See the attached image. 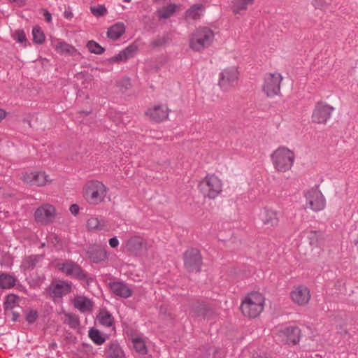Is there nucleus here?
<instances>
[{
    "label": "nucleus",
    "mask_w": 358,
    "mask_h": 358,
    "mask_svg": "<svg viewBox=\"0 0 358 358\" xmlns=\"http://www.w3.org/2000/svg\"><path fill=\"white\" fill-rule=\"evenodd\" d=\"M271 160L276 171L286 172L292 167L295 154L287 147L280 146L271 154Z\"/></svg>",
    "instance_id": "obj_1"
},
{
    "label": "nucleus",
    "mask_w": 358,
    "mask_h": 358,
    "mask_svg": "<svg viewBox=\"0 0 358 358\" xmlns=\"http://www.w3.org/2000/svg\"><path fill=\"white\" fill-rule=\"evenodd\" d=\"M264 306V296L259 292H252L245 296L240 308L245 316L255 318L262 312Z\"/></svg>",
    "instance_id": "obj_2"
},
{
    "label": "nucleus",
    "mask_w": 358,
    "mask_h": 358,
    "mask_svg": "<svg viewBox=\"0 0 358 358\" xmlns=\"http://www.w3.org/2000/svg\"><path fill=\"white\" fill-rule=\"evenodd\" d=\"M214 37L215 34L210 28L200 27L192 34L189 47L194 51H201L212 44Z\"/></svg>",
    "instance_id": "obj_3"
},
{
    "label": "nucleus",
    "mask_w": 358,
    "mask_h": 358,
    "mask_svg": "<svg viewBox=\"0 0 358 358\" xmlns=\"http://www.w3.org/2000/svg\"><path fill=\"white\" fill-rule=\"evenodd\" d=\"M106 188L100 180H90L87 184L85 196L92 204L101 202L106 196Z\"/></svg>",
    "instance_id": "obj_4"
},
{
    "label": "nucleus",
    "mask_w": 358,
    "mask_h": 358,
    "mask_svg": "<svg viewBox=\"0 0 358 358\" xmlns=\"http://www.w3.org/2000/svg\"><path fill=\"white\" fill-rule=\"evenodd\" d=\"M306 203L305 208H309L314 212L321 211L326 206V200L318 186L313 187L305 194Z\"/></svg>",
    "instance_id": "obj_5"
},
{
    "label": "nucleus",
    "mask_w": 358,
    "mask_h": 358,
    "mask_svg": "<svg viewBox=\"0 0 358 358\" xmlns=\"http://www.w3.org/2000/svg\"><path fill=\"white\" fill-rule=\"evenodd\" d=\"M282 78V75L278 72L268 73L265 75L262 90L267 96L272 97L278 94Z\"/></svg>",
    "instance_id": "obj_6"
},
{
    "label": "nucleus",
    "mask_w": 358,
    "mask_h": 358,
    "mask_svg": "<svg viewBox=\"0 0 358 358\" xmlns=\"http://www.w3.org/2000/svg\"><path fill=\"white\" fill-rule=\"evenodd\" d=\"M239 72L235 66L224 69L219 75L218 85L223 91H228L238 83Z\"/></svg>",
    "instance_id": "obj_7"
},
{
    "label": "nucleus",
    "mask_w": 358,
    "mask_h": 358,
    "mask_svg": "<svg viewBox=\"0 0 358 358\" xmlns=\"http://www.w3.org/2000/svg\"><path fill=\"white\" fill-rule=\"evenodd\" d=\"M184 266L189 272L199 273L202 265V257L200 251L196 248H189L183 254Z\"/></svg>",
    "instance_id": "obj_8"
},
{
    "label": "nucleus",
    "mask_w": 358,
    "mask_h": 358,
    "mask_svg": "<svg viewBox=\"0 0 358 358\" xmlns=\"http://www.w3.org/2000/svg\"><path fill=\"white\" fill-rule=\"evenodd\" d=\"M334 108L324 102L316 103L312 114V122L325 124L331 118Z\"/></svg>",
    "instance_id": "obj_9"
},
{
    "label": "nucleus",
    "mask_w": 358,
    "mask_h": 358,
    "mask_svg": "<svg viewBox=\"0 0 358 358\" xmlns=\"http://www.w3.org/2000/svg\"><path fill=\"white\" fill-rule=\"evenodd\" d=\"M215 314V310L213 306L205 301H196L192 306L189 315L193 318H202L203 320H210Z\"/></svg>",
    "instance_id": "obj_10"
},
{
    "label": "nucleus",
    "mask_w": 358,
    "mask_h": 358,
    "mask_svg": "<svg viewBox=\"0 0 358 358\" xmlns=\"http://www.w3.org/2000/svg\"><path fill=\"white\" fill-rule=\"evenodd\" d=\"M277 336L285 344L296 345L300 340L301 330L298 327L290 326L279 329Z\"/></svg>",
    "instance_id": "obj_11"
},
{
    "label": "nucleus",
    "mask_w": 358,
    "mask_h": 358,
    "mask_svg": "<svg viewBox=\"0 0 358 358\" xmlns=\"http://www.w3.org/2000/svg\"><path fill=\"white\" fill-rule=\"evenodd\" d=\"M198 187L203 194L209 199H215L222 189L221 180H200Z\"/></svg>",
    "instance_id": "obj_12"
},
{
    "label": "nucleus",
    "mask_w": 358,
    "mask_h": 358,
    "mask_svg": "<svg viewBox=\"0 0 358 358\" xmlns=\"http://www.w3.org/2000/svg\"><path fill=\"white\" fill-rule=\"evenodd\" d=\"M55 215V208L50 204L42 205L38 207L34 213L36 222L44 225L52 222Z\"/></svg>",
    "instance_id": "obj_13"
},
{
    "label": "nucleus",
    "mask_w": 358,
    "mask_h": 358,
    "mask_svg": "<svg viewBox=\"0 0 358 358\" xmlns=\"http://www.w3.org/2000/svg\"><path fill=\"white\" fill-rule=\"evenodd\" d=\"M66 275L75 278L79 280L88 281L87 273L81 268V267L73 262L64 263L60 268Z\"/></svg>",
    "instance_id": "obj_14"
},
{
    "label": "nucleus",
    "mask_w": 358,
    "mask_h": 358,
    "mask_svg": "<svg viewBox=\"0 0 358 358\" xmlns=\"http://www.w3.org/2000/svg\"><path fill=\"white\" fill-rule=\"evenodd\" d=\"M290 296L294 303L304 306L310 301V290L305 286H299L291 292Z\"/></svg>",
    "instance_id": "obj_15"
},
{
    "label": "nucleus",
    "mask_w": 358,
    "mask_h": 358,
    "mask_svg": "<svg viewBox=\"0 0 358 358\" xmlns=\"http://www.w3.org/2000/svg\"><path fill=\"white\" fill-rule=\"evenodd\" d=\"M169 110L165 105L155 106L148 109L146 115L156 122H160L168 119Z\"/></svg>",
    "instance_id": "obj_16"
},
{
    "label": "nucleus",
    "mask_w": 358,
    "mask_h": 358,
    "mask_svg": "<svg viewBox=\"0 0 358 358\" xmlns=\"http://www.w3.org/2000/svg\"><path fill=\"white\" fill-rule=\"evenodd\" d=\"M71 285L65 281L52 282L49 286L50 294L56 298H62L70 293Z\"/></svg>",
    "instance_id": "obj_17"
},
{
    "label": "nucleus",
    "mask_w": 358,
    "mask_h": 358,
    "mask_svg": "<svg viewBox=\"0 0 358 358\" xmlns=\"http://www.w3.org/2000/svg\"><path fill=\"white\" fill-rule=\"evenodd\" d=\"M145 247V243L143 238L138 236H134L129 238L125 245V248L129 252L138 255Z\"/></svg>",
    "instance_id": "obj_18"
},
{
    "label": "nucleus",
    "mask_w": 358,
    "mask_h": 358,
    "mask_svg": "<svg viewBox=\"0 0 358 358\" xmlns=\"http://www.w3.org/2000/svg\"><path fill=\"white\" fill-rule=\"evenodd\" d=\"M87 254L88 257L94 262V263H100L107 259V252L105 249L102 248L101 246L95 245L92 247H90L87 250Z\"/></svg>",
    "instance_id": "obj_19"
},
{
    "label": "nucleus",
    "mask_w": 358,
    "mask_h": 358,
    "mask_svg": "<svg viewBox=\"0 0 358 358\" xmlns=\"http://www.w3.org/2000/svg\"><path fill=\"white\" fill-rule=\"evenodd\" d=\"M260 220L267 228L274 227L278 224L277 213L272 210L264 209L260 213Z\"/></svg>",
    "instance_id": "obj_20"
},
{
    "label": "nucleus",
    "mask_w": 358,
    "mask_h": 358,
    "mask_svg": "<svg viewBox=\"0 0 358 358\" xmlns=\"http://www.w3.org/2000/svg\"><path fill=\"white\" fill-rule=\"evenodd\" d=\"M109 287L111 291L118 296L128 298L131 296L132 291L124 283L119 281L110 282Z\"/></svg>",
    "instance_id": "obj_21"
},
{
    "label": "nucleus",
    "mask_w": 358,
    "mask_h": 358,
    "mask_svg": "<svg viewBox=\"0 0 358 358\" xmlns=\"http://www.w3.org/2000/svg\"><path fill=\"white\" fill-rule=\"evenodd\" d=\"M105 355L106 358H126L124 350L117 341H112L107 345Z\"/></svg>",
    "instance_id": "obj_22"
},
{
    "label": "nucleus",
    "mask_w": 358,
    "mask_h": 358,
    "mask_svg": "<svg viewBox=\"0 0 358 358\" xmlns=\"http://www.w3.org/2000/svg\"><path fill=\"white\" fill-rule=\"evenodd\" d=\"M52 43L53 48L59 54L72 55L76 52V49L73 45L64 41L57 39L52 41Z\"/></svg>",
    "instance_id": "obj_23"
},
{
    "label": "nucleus",
    "mask_w": 358,
    "mask_h": 358,
    "mask_svg": "<svg viewBox=\"0 0 358 358\" xmlns=\"http://www.w3.org/2000/svg\"><path fill=\"white\" fill-rule=\"evenodd\" d=\"M87 228L90 230L108 231L109 224L105 220L97 217H90L87 222Z\"/></svg>",
    "instance_id": "obj_24"
},
{
    "label": "nucleus",
    "mask_w": 358,
    "mask_h": 358,
    "mask_svg": "<svg viewBox=\"0 0 358 358\" xmlns=\"http://www.w3.org/2000/svg\"><path fill=\"white\" fill-rule=\"evenodd\" d=\"M124 32V24L123 22H117L108 28L107 36L110 39L115 41L120 38Z\"/></svg>",
    "instance_id": "obj_25"
},
{
    "label": "nucleus",
    "mask_w": 358,
    "mask_h": 358,
    "mask_svg": "<svg viewBox=\"0 0 358 358\" xmlns=\"http://www.w3.org/2000/svg\"><path fill=\"white\" fill-rule=\"evenodd\" d=\"M254 3V0H232L231 9L235 14H241L249 6Z\"/></svg>",
    "instance_id": "obj_26"
},
{
    "label": "nucleus",
    "mask_w": 358,
    "mask_h": 358,
    "mask_svg": "<svg viewBox=\"0 0 358 358\" xmlns=\"http://www.w3.org/2000/svg\"><path fill=\"white\" fill-rule=\"evenodd\" d=\"M203 10L204 6L203 4H194L185 12V18L187 20H198L203 15Z\"/></svg>",
    "instance_id": "obj_27"
},
{
    "label": "nucleus",
    "mask_w": 358,
    "mask_h": 358,
    "mask_svg": "<svg viewBox=\"0 0 358 358\" xmlns=\"http://www.w3.org/2000/svg\"><path fill=\"white\" fill-rule=\"evenodd\" d=\"M17 281L16 278L9 273H0V288L10 289L15 285Z\"/></svg>",
    "instance_id": "obj_28"
},
{
    "label": "nucleus",
    "mask_w": 358,
    "mask_h": 358,
    "mask_svg": "<svg viewBox=\"0 0 358 358\" xmlns=\"http://www.w3.org/2000/svg\"><path fill=\"white\" fill-rule=\"evenodd\" d=\"M73 304L75 308L83 313L90 310L92 306L91 301L84 296H80L75 299Z\"/></svg>",
    "instance_id": "obj_29"
},
{
    "label": "nucleus",
    "mask_w": 358,
    "mask_h": 358,
    "mask_svg": "<svg viewBox=\"0 0 358 358\" xmlns=\"http://www.w3.org/2000/svg\"><path fill=\"white\" fill-rule=\"evenodd\" d=\"M177 6L174 3H169L157 10L159 20L167 19L172 16L176 12Z\"/></svg>",
    "instance_id": "obj_30"
},
{
    "label": "nucleus",
    "mask_w": 358,
    "mask_h": 358,
    "mask_svg": "<svg viewBox=\"0 0 358 358\" xmlns=\"http://www.w3.org/2000/svg\"><path fill=\"white\" fill-rule=\"evenodd\" d=\"M100 324L105 327H111L113 324V317L106 310H101L97 316Z\"/></svg>",
    "instance_id": "obj_31"
},
{
    "label": "nucleus",
    "mask_w": 358,
    "mask_h": 358,
    "mask_svg": "<svg viewBox=\"0 0 358 358\" xmlns=\"http://www.w3.org/2000/svg\"><path fill=\"white\" fill-rule=\"evenodd\" d=\"M41 255H32L27 257L22 262V266L25 269H34L36 264L42 259Z\"/></svg>",
    "instance_id": "obj_32"
},
{
    "label": "nucleus",
    "mask_w": 358,
    "mask_h": 358,
    "mask_svg": "<svg viewBox=\"0 0 358 358\" xmlns=\"http://www.w3.org/2000/svg\"><path fill=\"white\" fill-rule=\"evenodd\" d=\"M65 320L64 322L71 328L76 329L80 326L79 317L75 314L64 313Z\"/></svg>",
    "instance_id": "obj_33"
},
{
    "label": "nucleus",
    "mask_w": 358,
    "mask_h": 358,
    "mask_svg": "<svg viewBox=\"0 0 358 358\" xmlns=\"http://www.w3.org/2000/svg\"><path fill=\"white\" fill-rule=\"evenodd\" d=\"M133 345L134 350L138 354L144 355L147 354V348L145 341L141 338H135L133 339Z\"/></svg>",
    "instance_id": "obj_34"
},
{
    "label": "nucleus",
    "mask_w": 358,
    "mask_h": 358,
    "mask_svg": "<svg viewBox=\"0 0 358 358\" xmlns=\"http://www.w3.org/2000/svg\"><path fill=\"white\" fill-rule=\"evenodd\" d=\"M89 337L96 345H101L105 342V338L96 329H91L89 331Z\"/></svg>",
    "instance_id": "obj_35"
},
{
    "label": "nucleus",
    "mask_w": 358,
    "mask_h": 358,
    "mask_svg": "<svg viewBox=\"0 0 358 358\" xmlns=\"http://www.w3.org/2000/svg\"><path fill=\"white\" fill-rule=\"evenodd\" d=\"M86 46L90 52L96 55H101L105 51L104 48L94 41H88Z\"/></svg>",
    "instance_id": "obj_36"
},
{
    "label": "nucleus",
    "mask_w": 358,
    "mask_h": 358,
    "mask_svg": "<svg viewBox=\"0 0 358 358\" xmlns=\"http://www.w3.org/2000/svg\"><path fill=\"white\" fill-rule=\"evenodd\" d=\"M48 176L43 171H27L22 179H46Z\"/></svg>",
    "instance_id": "obj_37"
},
{
    "label": "nucleus",
    "mask_w": 358,
    "mask_h": 358,
    "mask_svg": "<svg viewBox=\"0 0 358 358\" xmlns=\"http://www.w3.org/2000/svg\"><path fill=\"white\" fill-rule=\"evenodd\" d=\"M33 41L37 44H42L45 41V35L41 29L35 27L32 29Z\"/></svg>",
    "instance_id": "obj_38"
},
{
    "label": "nucleus",
    "mask_w": 358,
    "mask_h": 358,
    "mask_svg": "<svg viewBox=\"0 0 358 358\" xmlns=\"http://www.w3.org/2000/svg\"><path fill=\"white\" fill-rule=\"evenodd\" d=\"M333 0H313L312 4L316 9L327 10L331 5Z\"/></svg>",
    "instance_id": "obj_39"
},
{
    "label": "nucleus",
    "mask_w": 358,
    "mask_h": 358,
    "mask_svg": "<svg viewBox=\"0 0 358 358\" xmlns=\"http://www.w3.org/2000/svg\"><path fill=\"white\" fill-rule=\"evenodd\" d=\"M91 12L94 15L100 17L105 15L107 13V10L103 6H99L91 7Z\"/></svg>",
    "instance_id": "obj_40"
},
{
    "label": "nucleus",
    "mask_w": 358,
    "mask_h": 358,
    "mask_svg": "<svg viewBox=\"0 0 358 358\" xmlns=\"http://www.w3.org/2000/svg\"><path fill=\"white\" fill-rule=\"evenodd\" d=\"M14 39L18 43H22L27 41V37L24 31L22 29L17 30L14 34Z\"/></svg>",
    "instance_id": "obj_41"
},
{
    "label": "nucleus",
    "mask_w": 358,
    "mask_h": 358,
    "mask_svg": "<svg viewBox=\"0 0 358 358\" xmlns=\"http://www.w3.org/2000/svg\"><path fill=\"white\" fill-rule=\"evenodd\" d=\"M38 317V314L36 310H29L26 315V320L29 324H32L37 320Z\"/></svg>",
    "instance_id": "obj_42"
},
{
    "label": "nucleus",
    "mask_w": 358,
    "mask_h": 358,
    "mask_svg": "<svg viewBox=\"0 0 358 358\" xmlns=\"http://www.w3.org/2000/svg\"><path fill=\"white\" fill-rule=\"evenodd\" d=\"M128 59L126 53L122 50L110 59V62L126 61Z\"/></svg>",
    "instance_id": "obj_43"
},
{
    "label": "nucleus",
    "mask_w": 358,
    "mask_h": 358,
    "mask_svg": "<svg viewBox=\"0 0 358 358\" xmlns=\"http://www.w3.org/2000/svg\"><path fill=\"white\" fill-rule=\"evenodd\" d=\"M15 302V296L14 295H10L8 296L6 301L4 303L5 310H11L13 308V304Z\"/></svg>",
    "instance_id": "obj_44"
},
{
    "label": "nucleus",
    "mask_w": 358,
    "mask_h": 358,
    "mask_svg": "<svg viewBox=\"0 0 358 358\" xmlns=\"http://www.w3.org/2000/svg\"><path fill=\"white\" fill-rule=\"evenodd\" d=\"M118 86L122 89L128 90L131 87V80L128 77L123 78L118 83Z\"/></svg>",
    "instance_id": "obj_45"
},
{
    "label": "nucleus",
    "mask_w": 358,
    "mask_h": 358,
    "mask_svg": "<svg viewBox=\"0 0 358 358\" xmlns=\"http://www.w3.org/2000/svg\"><path fill=\"white\" fill-rule=\"evenodd\" d=\"M27 184L30 187L34 186V185H36L38 187H42V186L46 185L47 182L48 180H27Z\"/></svg>",
    "instance_id": "obj_46"
},
{
    "label": "nucleus",
    "mask_w": 358,
    "mask_h": 358,
    "mask_svg": "<svg viewBox=\"0 0 358 358\" xmlns=\"http://www.w3.org/2000/svg\"><path fill=\"white\" fill-rule=\"evenodd\" d=\"M136 48H137L134 45H129L123 51L126 53L128 58H129V57H133L134 52L136 51Z\"/></svg>",
    "instance_id": "obj_47"
},
{
    "label": "nucleus",
    "mask_w": 358,
    "mask_h": 358,
    "mask_svg": "<svg viewBox=\"0 0 358 358\" xmlns=\"http://www.w3.org/2000/svg\"><path fill=\"white\" fill-rule=\"evenodd\" d=\"M109 245L111 248H115L119 245V241L116 237H113L109 240Z\"/></svg>",
    "instance_id": "obj_48"
},
{
    "label": "nucleus",
    "mask_w": 358,
    "mask_h": 358,
    "mask_svg": "<svg viewBox=\"0 0 358 358\" xmlns=\"http://www.w3.org/2000/svg\"><path fill=\"white\" fill-rule=\"evenodd\" d=\"M69 210L73 215H76L78 213L79 206L77 204H72Z\"/></svg>",
    "instance_id": "obj_49"
},
{
    "label": "nucleus",
    "mask_w": 358,
    "mask_h": 358,
    "mask_svg": "<svg viewBox=\"0 0 358 358\" xmlns=\"http://www.w3.org/2000/svg\"><path fill=\"white\" fill-rule=\"evenodd\" d=\"M43 16H44V18L45 20L48 22H50L52 21V15L50 12H48V10H45L44 11V13H43Z\"/></svg>",
    "instance_id": "obj_50"
},
{
    "label": "nucleus",
    "mask_w": 358,
    "mask_h": 358,
    "mask_svg": "<svg viewBox=\"0 0 358 358\" xmlns=\"http://www.w3.org/2000/svg\"><path fill=\"white\" fill-rule=\"evenodd\" d=\"M162 44V43L160 42L159 40H155L154 41L152 42V45L153 47H157V46H159L160 45Z\"/></svg>",
    "instance_id": "obj_51"
},
{
    "label": "nucleus",
    "mask_w": 358,
    "mask_h": 358,
    "mask_svg": "<svg viewBox=\"0 0 358 358\" xmlns=\"http://www.w3.org/2000/svg\"><path fill=\"white\" fill-rule=\"evenodd\" d=\"M11 3H16L17 5L21 6L23 4V0H8Z\"/></svg>",
    "instance_id": "obj_52"
},
{
    "label": "nucleus",
    "mask_w": 358,
    "mask_h": 358,
    "mask_svg": "<svg viewBox=\"0 0 358 358\" xmlns=\"http://www.w3.org/2000/svg\"><path fill=\"white\" fill-rule=\"evenodd\" d=\"M6 117V112L0 108V121L5 118Z\"/></svg>",
    "instance_id": "obj_53"
},
{
    "label": "nucleus",
    "mask_w": 358,
    "mask_h": 358,
    "mask_svg": "<svg viewBox=\"0 0 358 358\" xmlns=\"http://www.w3.org/2000/svg\"><path fill=\"white\" fill-rule=\"evenodd\" d=\"M353 243L355 244V246L356 247L357 250H358V234L357 237L353 240Z\"/></svg>",
    "instance_id": "obj_54"
},
{
    "label": "nucleus",
    "mask_w": 358,
    "mask_h": 358,
    "mask_svg": "<svg viewBox=\"0 0 358 358\" xmlns=\"http://www.w3.org/2000/svg\"><path fill=\"white\" fill-rule=\"evenodd\" d=\"M19 317V314L16 313L15 312L13 313V320L16 321L17 320V317Z\"/></svg>",
    "instance_id": "obj_55"
},
{
    "label": "nucleus",
    "mask_w": 358,
    "mask_h": 358,
    "mask_svg": "<svg viewBox=\"0 0 358 358\" xmlns=\"http://www.w3.org/2000/svg\"><path fill=\"white\" fill-rule=\"evenodd\" d=\"M210 352L209 350H208L205 352V354H204V355H203V358H210Z\"/></svg>",
    "instance_id": "obj_56"
},
{
    "label": "nucleus",
    "mask_w": 358,
    "mask_h": 358,
    "mask_svg": "<svg viewBox=\"0 0 358 358\" xmlns=\"http://www.w3.org/2000/svg\"><path fill=\"white\" fill-rule=\"evenodd\" d=\"M64 15H65V17H66V18H70V17H71L72 14H71V13H67V12H65V13H64Z\"/></svg>",
    "instance_id": "obj_57"
},
{
    "label": "nucleus",
    "mask_w": 358,
    "mask_h": 358,
    "mask_svg": "<svg viewBox=\"0 0 358 358\" xmlns=\"http://www.w3.org/2000/svg\"><path fill=\"white\" fill-rule=\"evenodd\" d=\"M205 180H207L208 179V176H206L205 178H204Z\"/></svg>",
    "instance_id": "obj_58"
},
{
    "label": "nucleus",
    "mask_w": 358,
    "mask_h": 358,
    "mask_svg": "<svg viewBox=\"0 0 358 358\" xmlns=\"http://www.w3.org/2000/svg\"><path fill=\"white\" fill-rule=\"evenodd\" d=\"M131 0H124V2H129Z\"/></svg>",
    "instance_id": "obj_59"
},
{
    "label": "nucleus",
    "mask_w": 358,
    "mask_h": 358,
    "mask_svg": "<svg viewBox=\"0 0 358 358\" xmlns=\"http://www.w3.org/2000/svg\"><path fill=\"white\" fill-rule=\"evenodd\" d=\"M56 345V343L52 344V347H55Z\"/></svg>",
    "instance_id": "obj_60"
},
{
    "label": "nucleus",
    "mask_w": 358,
    "mask_h": 358,
    "mask_svg": "<svg viewBox=\"0 0 358 358\" xmlns=\"http://www.w3.org/2000/svg\"><path fill=\"white\" fill-rule=\"evenodd\" d=\"M56 345V343L52 344V347H55Z\"/></svg>",
    "instance_id": "obj_61"
},
{
    "label": "nucleus",
    "mask_w": 358,
    "mask_h": 358,
    "mask_svg": "<svg viewBox=\"0 0 358 358\" xmlns=\"http://www.w3.org/2000/svg\"><path fill=\"white\" fill-rule=\"evenodd\" d=\"M254 358H262V357H254Z\"/></svg>",
    "instance_id": "obj_62"
}]
</instances>
